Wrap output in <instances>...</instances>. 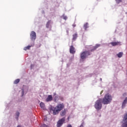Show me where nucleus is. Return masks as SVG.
<instances>
[{
	"label": "nucleus",
	"instance_id": "nucleus-1",
	"mask_svg": "<svg viewBox=\"0 0 127 127\" xmlns=\"http://www.w3.org/2000/svg\"><path fill=\"white\" fill-rule=\"evenodd\" d=\"M64 104H59L56 107H51L50 108V112H51V113H52L54 115H58L59 114V112L64 109Z\"/></svg>",
	"mask_w": 127,
	"mask_h": 127
},
{
	"label": "nucleus",
	"instance_id": "nucleus-2",
	"mask_svg": "<svg viewBox=\"0 0 127 127\" xmlns=\"http://www.w3.org/2000/svg\"><path fill=\"white\" fill-rule=\"evenodd\" d=\"M112 101H113V97L109 93L106 94L102 99L103 105H109V104L112 103Z\"/></svg>",
	"mask_w": 127,
	"mask_h": 127
},
{
	"label": "nucleus",
	"instance_id": "nucleus-3",
	"mask_svg": "<svg viewBox=\"0 0 127 127\" xmlns=\"http://www.w3.org/2000/svg\"><path fill=\"white\" fill-rule=\"evenodd\" d=\"M94 108L97 111H100L103 108V99L100 98L95 102Z\"/></svg>",
	"mask_w": 127,
	"mask_h": 127
},
{
	"label": "nucleus",
	"instance_id": "nucleus-4",
	"mask_svg": "<svg viewBox=\"0 0 127 127\" xmlns=\"http://www.w3.org/2000/svg\"><path fill=\"white\" fill-rule=\"evenodd\" d=\"M90 55V53L89 51H84L80 53V62H83V61L86 60V58Z\"/></svg>",
	"mask_w": 127,
	"mask_h": 127
},
{
	"label": "nucleus",
	"instance_id": "nucleus-5",
	"mask_svg": "<svg viewBox=\"0 0 127 127\" xmlns=\"http://www.w3.org/2000/svg\"><path fill=\"white\" fill-rule=\"evenodd\" d=\"M122 123V127H127V112L124 114Z\"/></svg>",
	"mask_w": 127,
	"mask_h": 127
},
{
	"label": "nucleus",
	"instance_id": "nucleus-6",
	"mask_svg": "<svg viewBox=\"0 0 127 127\" xmlns=\"http://www.w3.org/2000/svg\"><path fill=\"white\" fill-rule=\"evenodd\" d=\"M65 117L63 118L62 119L59 120L57 123V127H61L65 123Z\"/></svg>",
	"mask_w": 127,
	"mask_h": 127
},
{
	"label": "nucleus",
	"instance_id": "nucleus-7",
	"mask_svg": "<svg viewBox=\"0 0 127 127\" xmlns=\"http://www.w3.org/2000/svg\"><path fill=\"white\" fill-rule=\"evenodd\" d=\"M30 36L31 40L32 41V42L34 43V41H35L36 39V33L34 31L31 32Z\"/></svg>",
	"mask_w": 127,
	"mask_h": 127
},
{
	"label": "nucleus",
	"instance_id": "nucleus-8",
	"mask_svg": "<svg viewBox=\"0 0 127 127\" xmlns=\"http://www.w3.org/2000/svg\"><path fill=\"white\" fill-rule=\"evenodd\" d=\"M28 91V86L24 85L22 88L21 97H23L24 94H26Z\"/></svg>",
	"mask_w": 127,
	"mask_h": 127
},
{
	"label": "nucleus",
	"instance_id": "nucleus-9",
	"mask_svg": "<svg viewBox=\"0 0 127 127\" xmlns=\"http://www.w3.org/2000/svg\"><path fill=\"white\" fill-rule=\"evenodd\" d=\"M127 97H126L122 103V109H125L126 108V106H127Z\"/></svg>",
	"mask_w": 127,
	"mask_h": 127
},
{
	"label": "nucleus",
	"instance_id": "nucleus-10",
	"mask_svg": "<svg viewBox=\"0 0 127 127\" xmlns=\"http://www.w3.org/2000/svg\"><path fill=\"white\" fill-rule=\"evenodd\" d=\"M33 46H34V42H32L30 45L24 48V50H25V51H26V50H29V49H30V48L33 47Z\"/></svg>",
	"mask_w": 127,
	"mask_h": 127
},
{
	"label": "nucleus",
	"instance_id": "nucleus-11",
	"mask_svg": "<svg viewBox=\"0 0 127 127\" xmlns=\"http://www.w3.org/2000/svg\"><path fill=\"white\" fill-rule=\"evenodd\" d=\"M121 43L119 42H112L109 44V46L112 47V46H117V45H120Z\"/></svg>",
	"mask_w": 127,
	"mask_h": 127
},
{
	"label": "nucleus",
	"instance_id": "nucleus-12",
	"mask_svg": "<svg viewBox=\"0 0 127 127\" xmlns=\"http://www.w3.org/2000/svg\"><path fill=\"white\" fill-rule=\"evenodd\" d=\"M51 25H52V21L51 20H49L46 25L47 28H49L50 30L51 29Z\"/></svg>",
	"mask_w": 127,
	"mask_h": 127
},
{
	"label": "nucleus",
	"instance_id": "nucleus-13",
	"mask_svg": "<svg viewBox=\"0 0 127 127\" xmlns=\"http://www.w3.org/2000/svg\"><path fill=\"white\" fill-rule=\"evenodd\" d=\"M69 52L70 53H71V54H75L76 51L75 50V48H74L73 46L70 47Z\"/></svg>",
	"mask_w": 127,
	"mask_h": 127
},
{
	"label": "nucleus",
	"instance_id": "nucleus-14",
	"mask_svg": "<svg viewBox=\"0 0 127 127\" xmlns=\"http://www.w3.org/2000/svg\"><path fill=\"white\" fill-rule=\"evenodd\" d=\"M66 113H67V109H65L61 112L60 115L61 117H64V116L66 115Z\"/></svg>",
	"mask_w": 127,
	"mask_h": 127
},
{
	"label": "nucleus",
	"instance_id": "nucleus-15",
	"mask_svg": "<svg viewBox=\"0 0 127 127\" xmlns=\"http://www.w3.org/2000/svg\"><path fill=\"white\" fill-rule=\"evenodd\" d=\"M53 99V98L52 97V95H48L46 101V102H51V101H52Z\"/></svg>",
	"mask_w": 127,
	"mask_h": 127
},
{
	"label": "nucleus",
	"instance_id": "nucleus-16",
	"mask_svg": "<svg viewBox=\"0 0 127 127\" xmlns=\"http://www.w3.org/2000/svg\"><path fill=\"white\" fill-rule=\"evenodd\" d=\"M19 115H20V113H19V112L18 111L16 112L15 114V117L16 120H18V118H19Z\"/></svg>",
	"mask_w": 127,
	"mask_h": 127
},
{
	"label": "nucleus",
	"instance_id": "nucleus-17",
	"mask_svg": "<svg viewBox=\"0 0 127 127\" xmlns=\"http://www.w3.org/2000/svg\"><path fill=\"white\" fill-rule=\"evenodd\" d=\"M98 47H100V44H96L94 47H93V48L91 50V51H94V50H96Z\"/></svg>",
	"mask_w": 127,
	"mask_h": 127
},
{
	"label": "nucleus",
	"instance_id": "nucleus-18",
	"mask_svg": "<svg viewBox=\"0 0 127 127\" xmlns=\"http://www.w3.org/2000/svg\"><path fill=\"white\" fill-rule=\"evenodd\" d=\"M40 106L42 109L43 110L45 109V104L43 102H41L40 103Z\"/></svg>",
	"mask_w": 127,
	"mask_h": 127
},
{
	"label": "nucleus",
	"instance_id": "nucleus-19",
	"mask_svg": "<svg viewBox=\"0 0 127 127\" xmlns=\"http://www.w3.org/2000/svg\"><path fill=\"white\" fill-rule=\"evenodd\" d=\"M77 34L76 33H75V34L73 35V38H72V40L73 41H75V40H76V39H77V37H78L77 36Z\"/></svg>",
	"mask_w": 127,
	"mask_h": 127
},
{
	"label": "nucleus",
	"instance_id": "nucleus-20",
	"mask_svg": "<svg viewBox=\"0 0 127 127\" xmlns=\"http://www.w3.org/2000/svg\"><path fill=\"white\" fill-rule=\"evenodd\" d=\"M123 53L122 52H120L119 54H117V56L119 58H121L123 57Z\"/></svg>",
	"mask_w": 127,
	"mask_h": 127
},
{
	"label": "nucleus",
	"instance_id": "nucleus-21",
	"mask_svg": "<svg viewBox=\"0 0 127 127\" xmlns=\"http://www.w3.org/2000/svg\"><path fill=\"white\" fill-rule=\"evenodd\" d=\"M20 81V79H17L15 80V81H14V84H18V82Z\"/></svg>",
	"mask_w": 127,
	"mask_h": 127
},
{
	"label": "nucleus",
	"instance_id": "nucleus-22",
	"mask_svg": "<svg viewBox=\"0 0 127 127\" xmlns=\"http://www.w3.org/2000/svg\"><path fill=\"white\" fill-rule=\"evenodd\" d=\"M88 23H86L84 25V29H87V28H88Z\"/></svg>",
	"mask_w": 127,
	"mask_h": 127
},
{
	"label": "nucleus",
	"instance_id": "nucleus-23",
	"mask_svg": "<svg viewBox=\"0 0 127 127\" xmlns=\"http://www.w3.org/2000/svg\"><path fill=\"white\" fill-rule=\"evenodd\" d=\"M63 18H64L65 20H66V19L68 18L67 17V16H65L64 15L63 16Z\"/></svg>",
	"mask_w": 127,
	"mask_h": 127
},
{
	"label": "nucleus",
	"instance_id": "nucleus-24",
	"mask_svg": "<svg viewBox=\"0 0 127 127\" xmlns=\"http://www.w3.org/2000/svg\"><path fill=\"white\" fill-rule=\"evenodd\" d=\"M116 1L117 3H120V2H122V0H116Z\"/></svg>",
	"mask_w": 127,
	"mask_h": 127
},
{
	"label": "nucleus",
	"instance_id": "nucleus-25",
	"mask_svg": "<svg viewBox=\"0 0 127 127\" xmlns=\"http://www.w3.org/2000/svg\"><path fill=\"white\" fill-rule=\"evenodd\" d=\"M41 127H48V126H47L46 125L43 124V125H42L41 126Z\"/></svg>",
	"mask_w": 127,
	"mask_h": 127
},
{
	"label": "nucleus",
	"instance_id": "nucleus-26",
	"mask_svg": "<svg viewBox=\"0 0 127 127\" xmlns=\"http://www.w3.org/2000/svg\"><path fill=\"white\" fill-rule=\"evenodd\" d=\"M33 67H34V64H31V69H32V68H33Z\"/></svg>",
	"mask_w": 127,
	"mask_h": 127
},
{
	"label": "nucleus",
	"instance_id": "nucleus-27",
	"mask_svg": "<svg viewBox=\"0 0 127 127\" xmlns=\"http://www.w3.org/2000/svg\"><path fill=\"white\" fill-rule=\"evenodd\" d=\"M126 96H127V93H125L123 94V96L124 97H126Z\"/></svg>",
	"mask_w": 127,
	"mask_h": 127
},
{
	"label": "nucleus",
	"instance_id": "nucleus-28",
	"mask_svg": "<svg viewBox=\"0 0 127 127\" xmlns=\"http://www.w3.org/2000/svg\"><path fill=\"white\" fill-rule=\"evenodd\" d=\"M67 127H72V125H67Z\"/></svg>",
	"mask_w": 127,
	"mask_h": 127
},
{
	"label": "nucleus",
	"instance_id": "nucleus-29",
	"mask_svg": "<svg viewBox=\"0 0 127 127\" xmlns=\"http://www.w3.org/2000/svg\"><path fill=\"white\" fill-rule=\"evenodd\" d=\"M72 26H73V27H76V24H73L72 25Z\"/></svg>",
	"mask_w": 127,
	"mask_h": 127
},
{
	"label": "nucleus",
	"instance_id": "nucleus-30",
	"mask_svg": "<svg viewBox=\"0 0 127 127\" xmlns=\"http://www.w3.org/2000/svg\"><path fill=\"white\" fill-rule=\"evenodd\" d=\"M102 93H103V91H102L101 92H100V94L102 95Z\"/></svg>",
	"mask_w": 127,
	"mask_h": 127
},
{
	"label": "nucleus",
	"instance_id": "nucleus-31",
	"mask_svg": "<svg viewBox=\"0 0 127 127\" xmlns=\"http://www.w3.org/2000/svg\"><path fill=\"white\" fill-rule=\"evenodd\" d=\"M100 80L102 81V78H100Z\"/></svg>",
	"mask_w": 127,
	"mask_h": 127
}]
</instances>
